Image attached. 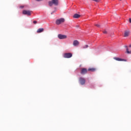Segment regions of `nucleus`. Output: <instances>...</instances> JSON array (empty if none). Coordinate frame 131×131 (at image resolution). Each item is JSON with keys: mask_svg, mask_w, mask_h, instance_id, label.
I'll list each match as a JSON object with an SVG mask.
<instances>
[{"mask_svg": "<svg viewBox=\"0 0 131 131\" xmlns=\"http://www.w3.org/2000/svg\"><path fill=\"white\" fill-rule=\"evenodd\" d=\"M59 4V1L58 0H52V1H50L49 2V5L50 7H52L53 5L55 6H58Z\"/></svg>", "mask_w": 131, "mask_h": 131, "instance_id": "nucleus-1", "label": "nucleus"}, {"mask_svg": "<svg viewBox=\"0 0 131 131\" xmlns=\"http://www.w3.org/2000/svg\"><path fill=\"white\" fill-rule=\"evenodd\" d=\"M65 22V19L61 18L60 19H58L56 21V23L57 25H60V24L62 23H64Z\"/></svg>", "mask_w": 131, "mask_h": 131, "instance_id": "nucleus-2", "label": "nucleus"}, {"mask_svg": "<svg viewBox=\"0 0 131 131\" xmlns=\"http://www.w3.org/2000/svg\"><path fill=\"white\" fill-rule=\"evenodd\" d=\"M71 57H72V54L71 53H67L63 54V58L68 59L69 58H71Z\"/></svg>", "mask_w": 131, "mask_h": 131, "instance_id": "nucleus-3", "label": "nucleus"}, {"mask_svg": "<svg viewBox=\"0 0 131 131\" xmlns=\"http://www.w3.org/2000/svg\"><path fill=\"white\" fill-rule=\"evenodd\" d=\"M58 37L59 39H66L67 38V35L59 34L58 35Z\"/></svg>", "mask_w": 131, "mask_h": 131, "instance_id": "nucleus-4", "label": "nucleus"}, {"mask_svg": "<svg viewBox=\"0 0 131 131\" xmlns=\"http://www.w3.org/2000/svg\"><path fill=\"white\" fill-rule=\"evenodd\" d=\"M88 70L86 68H82L81 70L80 73L82 75H84V74H86L88 73Z\"/></svg>", "mask_w": 131, "mask_h": 131, "instance_id": "nucleus-5", "label": "nucleus"}, {"mask_svg": "<svg viewBox=\"0 0 131 131\" xmlns=\"http://www.w3.org/2000/svg\"><path fill=\"white\" fill-rule=\"evenodd\" d=\"M23 15H27V16H30V15H31V11L29 10H23Z\"/></svg>", "mask_w": 131, "mask_h": 131, "instance_id": "nucleus-6", "label": "nucleus"}, {"mask_svg": "<svg viewBox=\"0 0 131 131\" xmlns=\"http://www.w3.org/2000/svg\"><path fill=\"white\" fill-rule=\"evenodd\" d=\"M79 81L82 85H83V84L85 83V79H84L83 78H79Z\"/></svg>", "mask_w": 131, "mask_h": 131, "instance_id": "nucleus-7", "label": "nucleus"}, {"mask_svg": "<svg viewBox=\"0 0 131 131\" xmlns=\"http://www.w3.org/2000/svg\"><path fill=\"white\" fill-rule=\"evenodd\" d=\"M73 45L74 47H77L79 46V41H78V40H75L73 42Z\"/></svg>", "mask_w": 131, "mask_h": 131, "instance_id": "nucleus-8", "label": "nucleus"}, {"mask_svg": "<svg viewBox=\"0 0 131 131\" xmlns=\"http://www.w3.org/2000/svg\"><path fill=\"white\" fill-rule=\"evenodd\" d=\"M114 59L116 60V61H124V62H126V59H123L118 57H114Z\"/></svg>", "mask_w": 131, "mask_h": 131, "instance_id": "nucleus-9", "label": "nucleus"}, {"mask_svg": "<svg viewBox=\"0 0 131 131\" xmlns=\"http://www.w3.org/2000/svg\"><path fill=\"white\" fill-rule=\"evenodd\" d=\"M97 69L95 68H92L88 69V71H91V72H95Z\"/></svg>", "mask_w": 131, "mask_h": 131, "instance_id": "nucleus-10", "label": "nucleus"}, {"mask_svg": "<svg viewBox=\"0 0 131 131\" xmlns=\"http://www.w3.org/2000/svg\"><path fill=\"white\" fill-rule=\"evenodd\" d=\"M43 28H39L37 30V33H40L43 32Z\"/></svg>", "mask_w": 131, "mask_h": 131, "instance_id": "nucleus-11", "label": "nucleus"}, {"mask_svg": "<svg viewBox=\"0 0 131 131\" xmlns=\"http://www.w3.org/2000/svg\"><path fill=\"white\" fill-rule=\"evenodd\" d=\"M73 18H80V15L76 13L73 15Z\"/></svg>", "mask_w": 131, "mask_h": 131, "instance_id": "nucleus-12", "label": "nucleus"}, {"mask_svg": "<svg viewBox=\"0 0 131 131\" xmlns=\"http://www.w3.org/2000/svg\"><path fill=\"white\" fill-rule=\"evenodd\" d=\"M129 35V32L127 31H125L124 33V37H127V36H128Z\"/></svg>", "mask_w": 131, "mask_h": 131, "instance_id": "nucleus-13", "label": "nucleus"}, {"mask_svg": "<svg viewBox=\"0 0 131 131\" xmlns=\"http://www.w3.org/2000/svg\"><path fill=\"white\" fill-rule=\"evenodd\" d=\"M89 47V45H84L82 47V49H87Z\"/></svg>", "mask_w": 131, "mask_h": 131, "instance_id": "nucleus-14", "label": "nucleus"}, {"mask_svg": "<svg viewBox=\"0 0 131 131\" xmlns=\"http://www.w3.org/2000/svg\"><path fill=\"white\" fill-rule=\"evenodd\" d=\"M95 26H96L97 27H99V28L101 27V26L99 24H95Z\"/></svg>", "mask_w": 131, "mask_h": 131, "instance_id": "nucleus-15", "label": "nucleus"}, {"mask_svg": "<svg viewBox=\"0 0 131 131\" xmlns=\"http://www.w3.org/2000/svg\"><path fill=\"white\" fill-rule=\"evenodd\" d=\"M33 23L34 24H36V23H37V21L36 20H34Z\"/></svg>", "mask_w": 131, "mask_h": 131, "instance_id": "nucleus-16", "label": "nucleus"}, {"mask_svg": "<svg viewBox=\"0 0 131 131\" xmlns=\"http://www.w3.org/2000/svg\"><path fill=\"white\" fill-rule=\"evenodd\" d=\"M103 33L104 34H107L106 31H103Z\"/></svg>", "mask_w": 131, "mask_h": 131, "instance_id": "nucleus-17", "label": "nucleus"}, {"mask_svg": "<svg viewBox=\"0 0 131 131\" xmlns=\"http://www.w3.org/2000/svg\"><path fill=\"white\" fill-rule=\"evenodd\" d=\"M37 2H41L42 0H36Z\"/></svg>", "mask_w": 131, "mask_h": 131, "instance_id": "nucleus-18", "label": "nucleus"}, {"mask_svg": "<svg viewBox=\"0 0 131 131\" xmlns=\"http://www.w3.org/2000/svg\"><path fill=\"white\" fill-rule=\"evenodd\" d=\"M129 21L130 23H131V18L129 19Z\"/></svg>", "mask_w": 131, "mask_h": 131, "instance_id": "nucleus-19", "label": "nucleus"}, {"mask_svg": "<svg viewBox=\"0 0 131 131\" xmlns=\"http://www.w3.org/2000/svg\"><path fill=\"white\" fill-rule=\"evenodd\" d=\"M94 1V2H98L99 0H92Z\"/></svg>", "mask_w": 131, "mask_h": 131, "instance_id": "nucleus-20", "label": "nucleus"}, {"mask_svg": "<svg viewBox=\"0 0 131 131\" xmlns=\"http://www.w3.org/2000/svg\"><path fill=\"white\" fill-rule=\"evenodd\" d=\"M20 8H21V9H23V8H24V7L21 6Z\"/></svg>", "mask_w": 131, "mask_h": 131, "instance_id": "nucleus-21", "label": "nucleus"}, {"mask_svg": "<svg viewBox=\"0 0 131 131\" xmlns=\"http://www.w3.org/2000/svg\"><path fill=\"white\" fill-rule=\"evenodd\" d=\"M129 48H131V44L129 45Z\"/></svg>", "mask_w": 131, "mask_h": 131, "instance_id": "nucleus-22", "label": "nucleus"}, {"mask_svg": "<svg viewBox=\"0 0 131 131\" xmlns=\"http://www.w3.org/2000/svg\"><path fill=\"white\" fill-rule=\"evenodd\" d=\"M114 34V33H113L112 34V35H113Z\"/></svg>", "mask_w": 131, "mask_h": 131, "instance_id": "nucleus-23", "label": "nucleus"}, {"mask_svg": "<svg viewBox=\"0 0 131 131\" xmlns=\"http://www.w3.org/2000/svg\"><path fill=\"white\" fill-rule=\"evenodd\" d=\"M120 1H121V0H120Z\"/></svg>", "mask_w": 131, "mask_h": 131, "instance_id": "nucleus-24", "label": "nucleus"}]
</instances>
